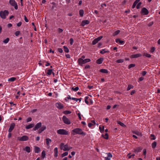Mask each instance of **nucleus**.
I'll use <instances>...</instances> for the list:
<instances>
[{
    "mask_svg": "<svg viewBox=\"0 0 160 160\" xmlns=\"http://www.w3.org/2000/svg\"><path fill=\"white\" fill-rule=\"evenodd\" d=\"M40 151V148L38 147H34V152L36 153H39Z\"/></svg>",
    "mask_w": 160,
    "mask_h": 160,
    "instance_id": "aec40b11",
    "label": "nucleus"
},
{
    "mask_svg": "<svg viewBox=\"0 0 160 160\" xmlns=\"http://www.w3.org/2000/svg\"><path fill=\"white\" fill-rule=\"evenodd\" d=\"M118 123L122 127H124L126 126L123 123L120 122H118Z\"/></svg>",
    "mask_w": 160,
    "mask_h": 160,
    "instance_id": "c03bdc74",
    "label": "nucleus"
},
{
    "mask_svg": "<svg viewBox=\"0 0 160 160\" xmlns=\"http://www.w3.org/2000/svg\"><path fill=\"white\" fill-rule=\"evenodd\" d=\"M57 132L58 134L61 135H68L69 133L68 131L63 129L58 130Z\"/></svg>",
    "mask_w": 160,
    "mask_h": 160,
    "instance_id": "39448f33",
    "label": "nucleus"
},
{
    "mask_svg": "<svg viewBox=\"0 0 160 160\" xmlns=\"http://www.w3.org/2000/svg\"><path fill=\"white\" fill-rule=\"evenodd\" d=\"M133 88V86L131 84H129L128 85L127 88V90L129 91V90L131 89H132Z\"/></svg>",
    "mask_w": 160,
    "mask_h": 160,
    "instance_id": "2f4dec72",
    "label": "nucleus"
},
{
    "mask_svg": "<svg viewBox=\"0 0 160 160\" xmlns=\"http://www.w3.org/2000/svg\"><path fill=\"white\" fill-rule=\"evenodd\" d=\"M141 149L140 148H138L136 149H134V152H140Z\"/></svg>",
    "mask_w": 160,
    "mask_h": 160,
    "instance_id": "c9c22d12",
    "label": "nucleus"
},
{
    "mask_svg": "<svg viewBox=\"0 0 160 160\" xmlns=\"http://www.w3.org/2000/svg\"><path fill=\"white\" fill-rule=\"evenodd\" d=\"M15 126V124L14 123H12L10 125L9 128L8 129V132H11L14 128Z\"/></svg>",
    "mask_w": 160,
    "mask_h": 160,
    "instance_id": "ddd939ff",
    "label": "nucleus"
},
{
    "mask_svg": "<svg viewBox=\"0 0 160 160\" xmlns=\"http://www.w3.org/2000/svg\"><path fill=\"white\" fill-rule=\"evenodd\" d=\"M157 142H153L152 144V148H156V146H157Z\"/></svg>",
    "mask_w": 160,
    "mask_h": 160,
    "instance_id": "7c9ffc66",
    "label": "nucleus"
},
{
    "mask_svg": "<svg viewBox=\"0 0 160 160\" xmlns=\"http://www.w3.org/2000/svg\"><path fill=\"white\" fill-rule=\"evenodd\" d=\"M46 143L47 146H49L50 143L52 142V140L49 138H46Z\"/></svg>",
    "mask_w": 160,
    "mask_h": 160,
    "instance_id": "5701e85b",
    "label": "nucleus"
},
{
    "mask_svg": "<svg viewBox=\"0 0 160 160\" xmlns=\"http://www.w3.org/2000/svg\"><path fill=\"white\" fill-rule=\"evenodd\" d=\"M107 156L105 157L104 160H110L111 158L112 157V156L110 153H107Z\"/></svg>",
    "mask_w": 160,
    "mask_h": 160,
    "instance_id": "4468645a",
    "label": "nucleus"
},
{
    "mask_svg": "<svg viewBox=\"0 0 160 160\" xmlns=\"http://www.w3.org/2000/svg\"><path fill=\"white\" fill-rule=\"evenodd\" d=\"M9 3L11 6L14 7L15 9L17 10L18 9L17 3L15 0H9Z\"/></svg>",
    "mask_w": 160,
    "mask_h": 160,
    "instance_id": "0eeeda50",
    "label": "nucleus"
},
{
    "mask_svg": "<svg viewBox=\"0 0 160 160\" xmlns=\"http://www.w3.org/2000/svg\"><path fill=\"white\" fill-rule=\"evenodd\" d=\"M79 14L81 17L83 16L84 11L82 9H80L79 11Z\"/></svg>",
    "mask_w": 160,
    "mask_h": 160,
    "instance_id": "a878e982",
    "label": "nucleus"
},
{
    "mask_svg": "<svg viewBox=\"0 0 160 160\" xmlns=\"http://www.w3.org/2000/svg\"><path fill=\"white\" fill-rule=\"evenodd\" d=\"M123 62L124 60L122 59H118L116 61V62L118 63H122Z\"/></svg>",
    "mask_w": 160,
    "mask_h": 160,
    "instance_id": "37998d69",
    "label": "nucleus"
},
{
    "mask_svg": "<svg viewBox=\"0 0 160 160\" xmlns=\"http://www.w3.org/2000/svg\"><path fill=\"white\" fill-rule=\"evenodd\" d=\"M155 48L154 47H153L151 49L150 52L151 53H153V52H154V51H155Z\"/></svg>",
    "mask_w": 160,
    "mask_h": 160,
    "instance_id": "864d4df0",
    "label": "nucleus"
},
{
    "mask_svg": "<svg viewBox=\"0 0 160 160\" xmlns=\"http://www.w3.org/2000/svg\"><path fill=\"white\" fill-rule=\"evenodd\" d=\"M141 2H139L138 3V4L137 5L136 8L137 9L139 8L140 7V6H141Z\"/></svg>",
    "mask_w": 160,
    "mask_h": 160,
    "instance_id": "8fccbe9b",
    "label": "nucleus"
},
{
    "mask_svg": "<svg viewBox=\"0 0 160 160\" xmlns=\"http://www.w3.org/2000/svg\"><path fill=\"white\" fill-rule=\"evenodd\" d=\"M150 136L151 137H152L151 138V140H154L156 139V138L155 136V135L154 134H151L150 135Z\"/></svg>",
    "mask_w": 160,
    "mask_h": 160,
    "instance_id": "49530a36",
    "label": "nucleus"
},
{
    "mask_svg": "<svg viewBox=\"0 0 160 160\" xmlns=\"http://www.w3.org/2000/svg\"><path fill=\"white\" fill-rule=\"evenodd\" d=\"M62 120L64 123L66 124L69 125L71 123L70 120L65 116H63Z\"/></svg>",
    "mask_w": 160,
    "mask_h": 160,
    "instance_id": "6e6552de",
    "label": "nucleus"
},
{
    "mask_svg": "<svg viewBox=\"0 0 160 160\" xmlns=\"http://www.w3.org/2000/svg\"><path fill=\"white\" fill-rule=\"evenodd\" d=\"M9 14V12L8 10H5L1 11L0 12V16L1 18L3 19L6 18V16Z\"/></svg>",
    "mask_w": 160,
    "mask_h": 160,
    "instance_id": "423d86ee",
    "label": "nucleus"
},
{
    "mask_svg": "<svg viewBox=\"0 0 160 160\" xmlns=\"http://www.w3.org/2000/svg\"><path fill=\"white\" fill-rule=\"evenodd\" d=\"M64 50L65 52L68 53L69 52V50L68 48L66 46H63Z\"/></svg>",
    "mask_w": 160,
    "mask_h": 160,
    "instance_id": "473e14b6",
    "label": "nucleus"
},
{
    "mask_svg": "<svg viewBox=\"0 0 160 160\" xmlns=\"http://www.w3.org/2000/svg\"><path fill=\"white\" fill-rule=\"evenodd\" d=\"M153 24V22H150L148 24V26L149 27H150V26H152Z\"/></svg>",
    "mask_w": 160,
    "mask_h": 160,
    "instance_id": "680f3d73",
    "label": "nucleus"
},
{
    "mask_svg": "<svg viewBox=\"0 0 160 160\" xmlns=\"http://www.w3.org/2000/svg\"><path fill=\"white\" fill-rule=\"evenodd\" d=\"M134 133L137 135H142V134L141 132H139L138 131H136L134 132Z\"/></svg>",
    "mask_w": 160,
    "mask_h": 160,
    "instance_id": "09e8293b",
    "label": "nucleus"
},
{
    "mask_svg": "<svg viewBox=\"0 0 160 160\" xmlns=\"http://www.w3.org/2000/svg\"><path fill=\"white\" fill-rule=\"evenodd\" d=\"M70 44L71 45H72L73 42V40L72 38H71L70 39Z\"/></svg>",
    "mask_w": 160,
    "mask_h": 160,
    "instance_id": "6e6d98bb",
    "label": "nucleus"
},
{
    "mask_svg": "<svg viewBox=\"0 0 160 160\" xmlns=\"http://www.w3.org/2000/svg\"><path fill=\"white\" fill-rule=\"evenodd\" d=\"M58 32H59V33H61V32H62L63 31V30L62 29H61V28H59L58 29Z\"/></svg>",
    "mask_w": 160,
    "mask_h": 160,
    "instance_id": "774afa93",
    "label": "nucleus"
},
{
    "mask_svg": "<svg viewBox=\"0 0 160 160\" xmlns=\"http://www.w3.org/2000/svg\"><path fill=\"white\" fill-rule=\"evenodd\" d=\"M142 13L144 15H147L148 13V10L145 8H143L142 9Z\"/></svg>",
    "mask_w": 160,
    "mask_h": 160,
    "instance_id": "2eb2a0df",
    "label": "nucleus"
},
{
    "mask_svg": "<svg viewBox=\"0 0 160 160\" xmlns=\"http://www.w3.org/2000/svg\"><path fill=\"white\" fill-rule=\"evenodd\" d=\"M139 2V0H136L135 2L133 3V4L132 6V8H135L136 7V5L138 3V2Z\"/></svg>",
    "mask_w": 160,
    "mask_h": 160,
    "instance_id": "b1692460",
    "label": "nucleus"
},
{
    "mask_svg": "<svg viewBox=\"0 0 160 160\" xmlns=\"http://www.w3.org/2000/svg\"><path fill=\"white\" fill-rule=\"evenodd\" d=\"M54 157L55 158H57L58 156V148L57 147H56L54 148Z\"/></svg>",
    "mask_w": 160,
    "mask_h": 160,
    "instance_id": "dca6fc26",
    "label": "nucleus"
},
{
    "mask_svg": "<svg viewBox=\"0 0 160 160\" xmlns=\"http://www.w3.org/2000/svg\"><path fill=\"white\" fill-rule=\"evenodd\" d=\"M58 51L60 53H62L63 52L62 49L61 48H58Z\"/></svg>",
    "mask_w": 160,
    "mask_h": 160,
    "instance_id": "13d9d810",
    "label": "nucleus"
},
{
    "mask_svg": "<svg viewBox=\"0 0 160 160\" xmlns=\"http://www.w3.org/2000/svg\"><path fill=\"white\" fill-rule=\"evenodd\" d=\"M78 116L79 119L80 120H81L82 119V118L81 117V114L80 113H78Z\"/></svg>",
    "mask_w": 160,
    "mask_h": 160,
    "instance_id": "bf43d9fd",
    "label": "nucleus"
},
{
    "mask_svg": "<svg viewBox=\"0 0 160 160\" xmlns=\"http://www.w3.org/2000/svg\"><path fill=\"white\" fill-rule=\"evenodd\" d=\"M99 129L100 132L101 133H102L103 132L104 130V127L103 126H100L99 127Z\"/></svg>",
    "mask_w": 160,
    "mask_h": 160,
    "instance_id": "bb28decb",
    "label": "nucleus"
},
{
    "mask_svg": "<svg viewBox=\"0 0 160 160\" xmlns=\"http://www.w3.org/2000/svg\"><path fill=\"white\" fill-rule=\"evenodd\" d=\"M52 74H53V75L54 76V73L53 72L52 69H48V70L47 74L48 75H51Z\"/></svg>",
    "mask_w": 160,
    "mask_h": 160,
    "instance_id": "6ab92c4d",
    "label": "nucleus"
},
{
    "mask_svg": "<svg viewBox=\"0 0 160 160\" xmlns=\"http://www.w3.org/2000/svg\"><path fill=\"white\" fill-rule=\"evenodd\" d=\"M16 79V78L14 77H11L10 78H9L8 79V81L11 82H13L14 81H15Z\"/></svg>",
    "mask_w": 160,
    "mask_h": 160,
    "instance_id": "393cba45",
    "label": "nucleus"
},
{
    "mask_svg": "<svg viewBox=\"0 0 160 160\" xmlns=\"http://www.w3.org/2000/svg\"><path fill=\"white\" fill-rule=\"evenodd\" d=\"M65 56L66 58H70V55L69 54H66Z\"/></svg>",
    "mask_w": 160,
    "mask_h": 160,
    "instance_id": "338daca9",
    "label": "nucleus"
},
{
    "mask_svg": "<svg viewBox=\"0 0 160 160\" xmlns=\"http://www.w3.org/2000/svg\"><path fill=\"white\" fill-rule=\"evenodd\" d=\"M90 23V22L88 20H83L82 21L81 25L84 26L86 24H88Z\"/></svg>",
    "mask_w": 160,
    "mask_h": 160,
    "instance_id": "f3484780",
    "label": "nucleus"
},
{
    "mask_svg": "<svg viewBox=\"0 0 160 160\" xmlns=\"http://www.w3.org/2000/svg\"><path fill=\"white\" fill-rule=\"evenodd\" d=\"M12 135V134L11 132H9L8 135V138H10L11 137Z\"/></svg>",
    "mask_w": 160,
    "mask_h": 160,
    "instance_id": "e2e57ef3",
    "label": "nucleus"
},
{
    "mask_svg": "<svg viewBox=\"0 0 160 160\" xmlns=\"http://www.w3.org/2000/svg\"><path fill=\"white\" fill-rule=\"evenodd\" d=\"M71 112L70 111L66 110L63 112V113L65 114H70L71 113Z\"/></svg>",
    "mask_w": 160,
    "mask_h": 160,
    "instance_id": "f704fd0d",
    "label": "nucleus"
},
{
    "mask_svg": "<svg viewBox=\"0 0 160 160\" xmlns=\"http://www.w3.org/2000/svg\"><path fill=\"white\" fill-rule=\"evenodd\" d=\"M25 150L28 153H29L31 152L30 148L28 146H27L25 147Z\"/></svg>",
    "mask_w": 160,
    "mask_h": 160,
    "instance_id": "c85d7f7f",
    "label": "nucleus"
},
{
    "mask_svg": "<svg viewBox=\"0 0 160 160\" xmlns=\"http://www.w3.org/2000/svg\"><path fill=\"white\" fill-rule=\"evenodd\" d=\"M103 60V58H100L97 60L96 62L98 64H100L102 63Z\"/></svg>",
    "mask_w": 160,
    "mask_h": 160,
    "instance_id": "412c9836",
    "label": "nucleus"
},
{
    "mask_svg": "<svg viewBox=\"0 0 160 160\" xmlns=\"http://www.w3.org/2000/svg\"><path fill=\"white\" fill-rule=\"evenodd\" d=\"M116 42L117 43H119L122 44H123L124 43V41L122 40H121L119 39H116Z\"/></svg>",
    "mask_w": 160,
    "mask_h": 160,
    "instance_id": "4be33fe9",
    "label": "nucleus"
},
{
    "mask_svg": "<svg viewBox=\"0 0 160 160\" xmlns=\"http://www.w3.org/2000/svg\"><path fill=\"white\" fill-rule=\"evenodd\" d=\"M102 36H100L96 39H95L92 42V43L93 45H95L102 38Z\"/></svg>",
    "mask_w": 160,
    "mask_h": 160,
    "instance_id": "9b49d317",
    "label": "nucleus"
},
{
    "mask_svg": "<svg viewBox=\"0 0 160 160\" xmlns=\"http://www.w3.org/2000/svg\"><path fill=\"white\" fill-rule=\"evenodd\" d=\"M100 72L104 73H107L108 72V71L106 69H101L100 71Z\"/></svg>",
    "mask_w": 160,
    "mask_h": 160,
    "instance_id": "cd10ccee",
    "label": "nucleus"
},
{
    "mask_svg": "<svg viewBox=\"0 0 160 160\" xmlns=\"http://www.w3.org/2000/svg\"><path fill=\"white\" fill-rule=\"evenodd\" d=\"M34 126V124H32V123L28 125H27L26 126L25 128L27 129H30V128H33Z\"/></svg>",
    "mask_w": 160,
    "mask_h": 160,
    "instance_id": "a211bd4d",
    "label": "nucleus"
},
{
    "mask_svg": "<svg viewBox=\"0 0 160 160\" xmlns=\"http://www.w3.org/2000/svg\"><path fill=\"white\" fill-rule=\"evenodd\" d=\"M32 120V118L31 117H29L28 118L27 120L26 121L27 122H28L31 121Z\"/></svg>",
    "mask_w": 160,
    "mask_h": 160,
    "instance_id": "603ef678",
    "label": "nucleus"
},
{
    "mask_svg": "<svg viewBox=\"0 0 160 160\" xmlns=\"http://www.w3.org/2000/svg\"><path fill=\"white\" fill-rule=\"evenodd\" d=\"M68 154V152H65L63 153L62 154V157H63L65 156H67Z\"/></svg>",
    "mask_w": 160,
    "mask_h": 160,
    "instance_id": "79ce46f5",
    "label": "nucleus"
},
{
    "mask_svg": "<svg viewBox=\"0 0 160 160\" xmlns=\"http://www.w3.org/2000/svg\"><path fill=\"white\" fill-rule=\"evenodd\" d=\"M9 40V39L8 38H7L6 39L4 40L3 42L5 43H7L8 42Z\"/></svg>",
    "mask_w": 160,
    "mask_h": 160,
    "instance_id": "a18cd8bd",
    "label": "nucleus"
},
{
    "mask_svg": "<svg viewBox=\"0 0 160 160\" xmlns=\"http://www.w3.org/2000/svg\"><path fill=\"white\" fill-rule=\"evenodd\" d=\"M143 56H145L148 58H150L151 57V55L148 53H144Z\"/></svg>",
    "mask_w": 160,
    "mask_h": 160,
    "instance_id": "de8ad7c7",
    "label": "nucleus"
},
{
    "mask_svg": "<svg viewBox=\"0 0 160 160\" xmlns=\"http://www.w3.org/2000/svg\"><path fill=\"white\" fill-rule=\"evenodd\" d=\"M72 89L74 91H77L79 90V88L78 87H76L75 88L73 87L72 88Z\"/></svg>",
    "mask_w": 160,
    "mask_h": 160,
    "instance_id": "a19ab883",
    "label": "nucleus"
},
{
    "mask_svg": "<svg viewBox=\"0 0 160 160\" xmlns=\"http://www.w3.org/2000/svg\"><path fill=\"white\" fill-rule=\"evenodd\" d=\"M42 123L41 122L38 123L33 128V130L36 131L39 128L38 131V133H41L46 129V127L45 126L43 125L42 127Z\"/></svg>",
    "mask_w": 160,
    "mask_h": 160,
    "instance_id": "f257e3e1",
    "label": "nucleus"
},
{
    "mask_svg": "<svg viewBox=\"0 0 160 160\" xmlns=\"http://www.w3.org/2000/svg\"><path fill=\"white\" fill-rule=\"evenodd\" d=\"M72 134L75 135L78 134L84 136L86 135V133L83 132L82 130L80 128H76L73 129L72 131Z\"/></svg>",
    "mask_w": 160,
    "mask_h": 160,
    "instance_id": "f03ea898",
    "label": "nucleus"
},
{
    "mask_svg": "<svg viewBox=\"0 0 160 160\" xmlns=\"http://www.w3.org/2000/svg\"><path fill=\"white\" fill-rule=\"evenodd\" d=\"M94 125L93 123H89L88 124V126L89 128H91L92 126Z\"/></svg>",
    "mask_w": 160,
    "mask_h": 160,
    "instance_id": "4d7b16f0",
    "label": "nucleus"
},
{
    "mask_svg": "<svg viewBox=\"0 0 160 160\" xmlns=\"http://www.w3.org/2000/svg\"><path fill=\"white\" fill-rule=\"evenodd\" d=\"M22 24L21 22H20L17 24V26L18 27H20Z\"/></svg>",
    "mask_w": 160,
    "mask_h": 160,
    "instance_id": "0e129e2a",
    "label": "nucleus"
},
{
    "mask_svg": "<svg viewBox=\"0 0 160 160\" xmlns=\"http://www.w3.org/2000/svg\"><path fill=\"white\" fill-rule=\"evenodd\" d=\"M102 136L106 139H107L108 138V135L107 133H106L104 135L103 134H102Z\"/></svg>",
    "mask_w": 160,
    "mask_h": 160,
    "instance_id": "c756f323",
    "label": "nucleus"
},
{
    "mask_svg": "<svg viewBox=\"0 0 160 160\" xmlns=\"http://www.w3.org/2000/svg\"><path fill=\"white\" fill-rule=\"evenodd\" d=\"M146 149H144L143 150V155H145V158L146 157Z\"/></svg>",
    "mask_w": 160,
    "mask_h": 160,
    "instance_id": "5fc2aeb1",
    "label": "nucleus"
},
{
    "mask_svg": "<svg viewBox=\"0 0 160 160\" xmlns=\"http://www.w3.org/2000/svg\"><path fill=\"white\" fill-rule=\"evenodd\" d=\"M56 107L59 109H62L63 108V105L61 102H57L55 104Z\"/></svg>",
    "mask_w": 160,
    "mask_h": 160,
    "instance_id": "9d476101",
    "label": "nucleus"
},
{
    "mask_svg": "<svg viewBox=\"0 0 160 160\" xmlns=\"http://www.w3.org/2000/svg\"><path fill=\"white\" fill-rule=\"evenodd\" d=\"M42 158H44L46 155V152L45 151H43L42 152Z\"/></svg>",
    "mask_w": 160,
    "mask_h": 160,
    "instance_id": "4c0bfd02",
    "label": "nucleus"
},
{
    "mask_svg": "<svg viewBox=\"0 0 160 160\" xmlns=\"http://www.w3.org/2000/svg\"><path fill=\"white\" fill-rule=\"evenodd\" d=\"M24 20L26 22H28V20L27 18V17H26V16H24Z\"/></svg>",
    "mask_w": 160,
    "mask_h": 160,
    "instance_id": "69168bd1",
    "label": "nucleus"
},
{
    "mask_svg": "<svg viewBox=\"0 0 160 160\" xmlns=\"http://www.w3.org/2000/svg\"><path fill=\"white\" fill-rule=\"evenodd\" d=\"M90 61L91 60L89 58H87L84 59H82V58H79L78 60V62L79 65L82 66L83 64Z\"/></svg>",
    "mask_w": 160,
    "mask_h": 160,
    "instance_id": "20e7f679",
    "label": "nucleus"
},
{
    "mask_svg": "<svg viewBox=\"0 0 160 160\" xmlns=\"http://www.w3.org/2000/svg\"><path fill=\"white\" fill-rule=\"evenodd\" d=\"M20 31H17L15 32V34L16 36H17L20 34Z\"/></svg>",
    "mask_w": 160,
    "mask_h": 160,
    "instance_id": "3c124183",
    "label": "nucleus"
},
{
    "mask_svg": "<svg viewBox=\"0 0 160 160\" xmlns=\"http://www.w3.org/2000/svg\"><path fill=\"white\" fill-rule=\"evenodd\" d=\"M18 140H19L20 141H26L28 140V139L29 138L27 136H26V135H24V136H22V137H19V138L18 137Z\"/></svg>",
    "mask_w": 160,
    "mask_h": 160,
    "instance_id": "1a4fd4ad",
    "label": "nucleus"
},
{
    "mask_svg": "<svg viewBox=\"0 0 160 160\" xmlns=\"http://www.w3.org/2000/svg\"><path fill=\"white\" fill-rule=\"evenodd\" d=\"M108 51H106L105 49H102L100 51V53L101 54H104L105 53L108 52Z\"/></svg>",
    "mask_w": 160,
    "mask_h": 160,
    "instance_id": "72a5a7b5",
    "label": "nucleus"
},
{
    "mask_svg": "<svg viewBox=\"0 0 160 160\" xmlns=\"http://www.w3.org/2000/svg\"><path fill=\"white\" fill-rule=\"evenodd\" d=\"M142 55L140 53H138L135 54H133L130 56V58H137L141 57Z\"/></svg>",
    "mask_w": 160,
    "mask_h": 160,
    "instance_id": "f8f14e48",
    "label": "nucleus"
},
{
    "mask_svg": "<svg viewBox=\"0 0 160 160\" xmlns=\"http://www.w3.org/2000/svg\"><path fill=\"white\" fill-rule=\"evenodd\" d=\"M60 147V149L64 151H68L72 148V147H68L67 144H64L62 143H61Z\"/></svg>",
    "mask_w": 160,
    "mask_h": 160,
    "instance_id": "7ed1b4c3",
    "label": "nucleus"
},
{
    "mask_svg": "<svg viewBox=\"0 0 160 160\" xmlns=\"http://www.w3.org/2000/svg\"><path fill=\"white\" fill-rule=\"evenodd\" d=\"M147 73L146 71H143L142 73V74L143 76H144Z\"/></svg>",
    "mask_w": 160,
    "mask_h": 160,
    "instance_id": "052dcab7",
    "label": "nucleus"
},
{
    "mask_svg": "<svg viewBox=\"0 0 160 160\" xmlns=\"http://www.w3.org/2000/svg\"><path fill=\"white\" fill-rule=\"evenodd\" d=\"M120 32V31L119 30H118L114 32L113 34V35L114 36H116L118 35L119 33Z\"/></svg>",
    "mask_w": 160,
    "mask_h": 160,
    "instance_id": "e433bc0d",
    "label": "nucleus"
},
{
    "mask_svg": "<svg viewBox=\"0 0 160 160\" xmlns=\"http://www.w3.org/2000/svg\"><path fill=\"white\" fill-rule=\"evenodd\" d=\"M88 98L89 97L88 96H86L85 98V102L87 104H89V102L88 101Z\"/></svg>",
    "mask_w": 160,
    "mask_h": 160,
    "instance_id": "58836bf2",
    "label": "nucleus"
},
{
    "mask_svg": "<svg viewBox=\"0 0 160 160\" xmlns=\"http://www.w3.org/2000/svg\"><path fill=\"white\" fill-rule=\"evenodd\" d=\"M135 66V64H130L128 66V68L130 69L131 68L134 67Z\"/></svg>",
    "mask_w": 160,
    "mask_h": 160,
    "instance_id": "ea45409f",
    "label": "nucleus"
}]
</instances>
